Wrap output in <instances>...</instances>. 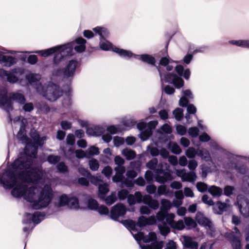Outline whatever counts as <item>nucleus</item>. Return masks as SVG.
I'll return each mask as SVG.
<instances>
[{
	"instance_id": "nucleus-1",
	"label": "nucleus",
	"mask_w": 249,
	"mask_h": 249,
	"mask_svg": "<svg viewBox=\"0 0 249 249\" xmlns=\"http://www.w3.org/2000/svg\"><path fill=\"white\" fill-rule=\"evenodd\" d=\"M30 136L34 141V152L30 157L25 154L20 157L10 165L7 171L0 174V183L5 189H10L15 187L11 191L15 197H23L32 203L34 209L46 207L53 197V191L50 185H45L43 188L39 184L44 181L45 172L41 166L33 167L32 158L37 154V147L42 143L41 141L45 137L40 139L37 132L32 129Z\"/></svg>"
},
{
	"instance_id": "nucleus-2",
	"label": "nucleus",
	"mask_w": 249,
	"mask_h": 249,
	"mask_svg": "<svg viewBox=\"0 0 249 249\" xmlns=\"http://www.w3.org/2000/svg\"><path fill=\"white\" fill-rule=\"evenodd\" d=\"M157 159L154 158L146 163V167L150 169L153 170L157 174L155 180L160 183H164L167 181L174 179L169 166L166 163H160L158 165Z\"/></svg>"
},
{
	"instance_id": "nucleus-3",
	"label": "nucleus",
	"mask_w": 249,
	"mask_h": 249,
	"mask_svg": "<svg viewBox=\"0 0 249 249\" xmlns=\"http://www.w3.org/2000/svg\"><path fill=\"white\" fill-rule=\"evenodd\" d=\"M175 70L178 75L174 73H167L164 75L165 81L173 84L176 89H179L184 85V81L181 76H183L186 80H188L191 71L188 68L184 70L183 66L181 65H177Z\"/></svg>"
},
{
	"instance_id": "nucleus-4",
	"label": "nucleus",
	"mask_w": 249,
	"mask_h": 249,
	"mask_svg": "<svg viewBox=\"0 0 249 249\" xmlns=\"http://www.w3.org/2000/svg\"><path fill=\"white\" fill-rule=\"evenodd\" d=\"M71 48L68 47L67 45H63L36 51L35 53L40 54L42 57H48L54 54L53 62L54 65H57L64 57V55L62 54V53L66 52L68 54L71 51Z\"/></svg>"
},
{
	"instance_id": "nucleus-5",
	"label": "nucleus",
	"mask_w": 249,
	"mask_h": 249,
	"mask_svg": "<svg viewBox=\"0 0 249 249\" xmlns=\"http://www.w3.org/2000/svg\"><path fill=\"white\" fill-rule=\"evenodd\" d=\"M132 233L134 238L138 242H140L142 240L144 243L153 242L150 246L141 247L142 249H161L163 247L164 242H158L157 241V235L154 232H150L147 235L145 236L142 232H138L136 234Z\"/></svg>"
},
{
	"instance_id": "nucleus-6",
	"label": "nucleus",
	"mask_w": 249,
	"mask_h": 249,
	"mask_svg": "<svg viewBox=\"0 0 249 249\" xmlns=\"http://www.w3.org/2000/svg\"><path fill=\"white\" fill-rule=\"evenodd\" d=\"M114 51L116 53L118 54L120 56L125 58H130L133 57L136 59L141 60L142 62L151 65L152 66H156L159 70L158 67L156 66V59L152 55L149 54H135L132 53L131 51L116 48L114 49Z\"/></svg>"
},
{
	"instance_id": "nucleus-7",
	"label": "nucleus",
	"mask_w": 249,
	"mask_h": 249,
	"mask_svg": "<svg viewBox=\"0 0 249 249\" xmlns=\"http://www.w3.org/2000/svg\"><path fill=\"white\" fill-rule=\"evenodd\" d=\"M40 89H41V93L42 95L51 102L56 101L62 95V91L60 90L59 87L53 84L46 87L40 84L37 88V90L40 92Z\"/></svg>"
},
{
	"instance_id": "nucleus-8",
	"label": "nucleus",
	"mask_w": 249,
	"mask_h": 249,
	"mask_svg": "<svg viewBox=\"0 0 249 249\" xmlns=\"http://www.w3.org/2000/svg\"><path fill=\"white\" fill-rule=\"evenodd\" d=\"M196 219L199 224L206 227L208 230V233L211 236H214V228L213 224L209 219L205 217L204 214L201 212L197 213Z\"/></svg>"
},
{
	"instance_id": "nucleus-9",
	"label": "nucleus",
	"mask_w": 249,
	"mask_h": 249,
	"mask_svg": "<svg viewBox=\"0 0 249 249\" xmlns=\"http://www.w3.org/2000/svg\"><path fill=\"white\" fill-rule=\"evenodd\" d=\"M165 212L161 211L160 210L157 213L155 216L157 220L161 222V224L158 225V228L160 234L163 236H166L170 231V229L169 226L164 222L165 218Z\"/></svg>"
},
{
	"instance_id": "nucleus-10",
	"label": "nucleus",
	"mask_w": 249,
	"mask_h": 249,
	"mask_svg": "<svg viewBox=\"0 0 249 249\" xmlns=\"http://www.w3.org/2000/svg\"><path fill=\"white\" fill-rule=\"evenodd\" d=\"M119 122L121 124H158L157 121H150L148 122H145L143 119L139 123L135 119L133 116H126L119 119Z\"/></svg>"
},
{
	"instance_id": "nucleus-11",
	"label": "nucleus",
	"mask_w": 249,
	"mask_h": 249,
	"mask_svg": "<svg viewBox=\"0 0 249 249\" xmlns=\"http://www.w3.org/2000/svg\"><path fill=\"white\" fill-rule=\"evenodd\" d=\"M237 203L241 213L246 217H249V201L243 195L237 197Z\"/></svg>"
},
{
	"instance_id": "nucleus-12",
	"label": "nucleus",
	"mask_w": 249,
	"mask_h": 249,
	"mask_svg": "<svg viewBox=\"0 0 249 249\" xmlns=\"http://www.w3.org/2000/svg\"><path fill=\"white\" fill-rule=\"evenodd\" d=\"M234 231L235 232L232 231L227 233L226 237L231 244L234 249H240V232L236 227L234 228Z\"/></svg>"
},
{
	"instance_id": "nucleus-13",
	"label": "nucleus",
	"mask_w": 249,
	"mask_h": 249,
	"mask_svg": "<svg viewBox=\"0 0 249 249\" xmlns=\"http://www.w3.org/2000/svg\"><path fill=\"white\" fill-rule=\"evenodd\" d=\"M0 106L4 107L5 110L8 112L13 109L11 97H8L7 92L5 89L0 90Z\"/></svg>"
},
{
	"instance_id": "nucleus-14",
	"label": "nucleus",
	"mask_w": 249,
	"mask_h": 249,
	"mask_svg": "<svg viewBox=\"0 0 249 249\" xmlns=\"http://www.w3.org/2000/svg\"><path fill=\"white\" fill-rule=\"evenodd\" d=\"M78 64V62L76 59L70 60L63 68L64 78H69L73 77Z\"/></svg>"
},
{
	"instance_id": "nucleus-15",
	"label": "nucleus",
	"mask_w": 249,
	"mask_h": 249,
	"mask_svg": "<svg viewBox=\"0 0 249 249\" xmlns=\"http://www.w3.org/2000/svg\"><path fill=\"white\" fill-rule=\"evenodd\" d=\"M177 175L180 177L182 181H188L190 182H194L196 179V175L194 171H190L186 172L185 169L177 170Z\"/></svg>"
},
{
	"instance_id": "nucleus-16",
	"label": "nucleus",
	"mask_w": 249,
	"mask_h": 249,
	"mask_svg": "<svg viewBox=\"0 0 249 249\" xmlns=\"http://www.w3.org/2000/svg\"><path fill=\"white\" fill-rule=\"evenodd\" d=\"M126 212V207L123 204H117L111 210L110 217L112 219L117 220L119 217L124 215Z\"/></svg>"
},
{
	"instance_id": "nucleus-17",
	"label": "nucleus",
	"mask_w": 249,
	"mask_h": 249,
	"mask_svg": "<svg viewBox=\"0 0 249 249\" xmlns=\"http://www.w3.org/2000/svg\"><path fill=\"white\" fill-rule=\"evenodd\" d=\"M156 125H137V128L141 131L140 138L142 141L146 140L152 134V130Z\"/></svg>"
},
{
	"instance_id": "nucleus-18",
	"label": "nucleus",
	"mask_w": 249,
	"mask_h": 249,
	"mask_svg": "<svg viewBox=\"0 0 249 249\" xmlns=\"http://www.w3.org/2000/svg\"><path fill=\"white\" fill-rule=\"evenodd\" d=\"M143 203L148 205L150 208L153 210H157L159 207V201L153 199L152 196L148 195H145L143 196Z\"/></svg>"
},
{
	"instance_id": "nucleus-19",
	"label": "nucleus",
	"mask_w": 249,
	"mask_h": 249,
	"mask_svg": "<svg viewBox=\"0 0 249 249\" xmlns=\"http://www.w3.org/2000/svg\"><path fill=\"white\" fill-rule=\"evenodd\" d=\"M17 137L18 140L21 141L22 143H24L26 144V149H27L30 146V144L29 142V139L27 137L25 131V125H21L19 130L18 131Z\"/></svg>"
},
{
	"instance_id": "nucleus-20",
	"label": "nucleus",
	"mask_w": 249,
	"mask_h": 249,
	"mask_svg": "<svg viewBox=\"0 0 249 249\" xmlns=\"http://www.w3.org/2000/svg\"><path fill=\"white\" fill-rule=\"evenodd\" d=\"M17 62V59L15 57L0 54V64L4 63L5 66L11 67Z\"/></svg>"
},
{
	"instance_id": "nucleus-21",
	"label": "nucleus",
	"mask_w": 249,
	"mask_h": 249,
	"mask_svg": "<svg viewBox=\"0 0 249 249\" xmlns=\"http://www.w3.org/2000/svg\"><path fill=\"white\" fill-rule=\"evenodd\" d=\"M93 31L100 36V40H105L109 36V33L108 30L105 27L97 26L93 28Z\"/></svg>"
},
{
	"instance_id": "nucleus-22",
	"label": "nucleus",
	"mask_w": 249,
	"mask_h": 249,
	"mask_svg": "<svg viewBox=\"0 0 249 249\" xmlns=\"http://www.w3.org/2000/svg\"><path fill=\"white\" fill-rule=\"evenodd\" d=\"M25 216L29 219L32 218L33 222L37 224L44 219L45 215L40 212H35L33 215L30 213H27L25 214Z\"/></svg>"
},
{
	"instance_id": "nucleus-23",
	"label": "nucleus",
	"mask_w": 249,
	"mask_h": 249,
	"mask_svg": "<svg viewBox=\"0 0 249 249\" xmlns=\"http://www.w3.org/2000/svg\"><path fill=\"white\" fill-rule=\"evenodd\" d=\"M169 44V41L167 42L166 46L165 49L161 51L160 52L161 54L164 56L162 57L160 60V65L162 66H166L170 62V58L169 56L168 55L167 53V48Z\"/></svg>"
},
{
	"instance_id": "nucleus-24",
	"label": "nucleus",
	"mask_w": 249,
	"mask_h": 249,
	"mask_svg": "<svg viewBox=\"0 0 249 249\" xmlns=\"http://www.w3.org/2000/svg\"><path fill=\"white\" fill-rule=\"evenodd\" d=\"M187 113L186 114L185 118L187 124H190L192 123V121L190 120V114H195L196 112V108L193 104H189L187 107Z\"/></svg>"
},
{
	"instance_id": "nucleus-25",
	"label": "nucleus",
	"mask_w": 249,
	"mask_h": 249,
	"mask_svg": "<svg viewBox=\"0 0 249 249\" xmlns=\"http://www.w3.org/2000/svg\"><path fill=\"white\" fill-rule=\"evenodd\" d=\"M184 246L189 249H197L198 244L189 236H185L184 238Z\"/></svg>"
},
{
	"instance_id": "nucleus-26",
	"label": "nucleus",
	"mask_w": 249,
	"mask_h": 249,
	"mask_svg": "<svg viewBox=\"0 0 249 249\" xmlns=\"http://www.w3.org/2000/svg\"><path fill=\"white\" fill-rule=\"evenodd\" d=\"M11 95V100L15 101L20 104H24L25 103L26 99L23 94L16 92L12 93Z\"/></svg>"
},
{
	"instance_id": "nucleus-27",
	"label": "nucleus",
	"mask_w": 249,
	"mask_h": 249,
	"mask_svg": "<svg viewBox=\"0 0 249 249\" xmlns=\"http://www.w3.org/2000/svg\"><path fill=\"white\" fill-rule=\"evenodd\" d=\"M122 154L125 157L127 160L134 159L136 156V152L130 149L125 148L122 151Z\"/></svg>"
},
{
	"instance_id": "nucleus-28",
	"label": "nucleus",
	"mask_w": 249,
	"mask_h": 249,
	"mask_svg": "<svg viewBox=\"0 0 249 249\" xmlns=\"http://www.w3.org/2000/svg\"><path fill=\"white\" fill-rule=\"evenodd\" d=\"M161 207L160 210L161 211L167 213L172 207V204L170 200L166 199H162L160 201Z\"/></svg>"
},
{
	"instance_id": "nucleus-29",
	"label": "nucleus",
	"mask_w": 249,
	"mask_h": 249,
	"mask_svg": "<svg viewBox=\"0 0 249 249\" xmlns=\"http://www.w3.org/2000/svg\"><path fill=\"white\" fill-rule=\"evenodd\" d=\"M99 196L100 198H104L106 194L109 192L108 184L103 183L99 184L98 187Z\"/></svg>"
},
{
	"instance_id": "nucleus-30",
	"label": "nucleus",
	"mask_w": 249,
	"mask_h": 249,
	"mask_svg": "<svg viewBox=\"0 0 249 249\" xmlns=\"http://www.w3.org/2000/svg\"><path fill=\"white\" fill-rule=\"evenodd\" d=\"M208 192L213 196H220L223 191L220 187L213 185L209 188Z\"/></svg>"
},
{
	"instance_id": "nucleus-31",
	"label": "nucleus",
	"mask_w": 249,
	"mask_h": 249,
	"mask_svg": "<svg viewBox=\"0 0 249 249\" xmlns=\"http://www.w3.org/2000/svg\"><path fill=\"white\" fill-rule=\"evenodd\" d=\"M229 42V43L234 45L249 48V40H230Z\"/></svg>"
},
{
	"instance_id": "nucleus-32",
	"label": "nucleus",
	"mask_w": 249,
	"mask_h": 249,
	"mask_svg": "<svg viewBox=\"0 0 249 249\" xmlns=\"http://www.w3.org/2000/svg\"><path fill=\"white\" fill-rule=\"evenodd\" d=\"M198 156L205 161H209L211 159L209 152L206 149H198Z\"/></svg>"
},
{
	"instance_id": "nucleus-33",
	"label": "nucleus",
	"mask_w": 249,
	"mask_h": 249,
	"mask_svg": "<svg viewBox=\"0 0 249 249\" xmlns=\"http://www.w3.org/2000/svg\"><path fill=\"white\" fill-rule=\"evenodd\" d=\"M103 199L107 205H111L117 200L116 192H112L110 195L106 197H105Z\"/></svg>"
},
{
	"instance_id": "nucleus-34",
	"label": "nucleus",
	"mask_w": 249,
	"mask_h": 249,
	"mask_svg": "<svg viewBox=\"0 0 249 249\" xmlns=\"http://www.w3.org/2000/svg\"><path fill=\"white\" fill-rule=\"evenodd\" d=\"M12 72H9L7 76V80L10 83H15L18 80V77L14 74V73H17L16 69H13L11 71Z\"/></svg>"
},
{
	"instance_id": "nucleus-35",
	"label": "nucleus",
	"mask_w": 249,
	"mask_h": 249,
	"mask_svg": "<svg viewBox=\"0 0 249 249\" xmlns=\"http://www.w3.org/2000/svg\"><path fill=\"white\" fill-rule=\"evenodd\" d=\"M100 47L101 49L104 51H109L111 50L113 52H115L114 51V48H117V47H114L112 44L108 41H107V43L106 42H102L100 43Z\"/></svg>"
},
{
	"instance_id": "nucleus-36",
	"label": "nucleus",
	"mask_w": 249,
	"mask_h": 249,
	"mask_svg": "<svg viewBox=\"0 0 249 249\" xmlns=\"http://www.w3.org/2000/svg\"><path fill=\"white\" fill-rule=\"evenodd\" d=\"M186 156L189 159H193L198 155V150H196L194 147H189L185 152Z\"/></svg>"
},
{
	"instance_id": "nucleus-37",
	"label": "nucleus",
	"mask_w": 249,
	"mask_h": 249,
	"mask_svg": "<svg viewBox=\"0 0 249 249\" xmlns=\"http://www.w3.org/2000/svg\"><path fill=\"white\" fill-rule=\"evenodd\" d=\"M69 198L66 195H62L59 197L58 204H56L57 207L64 206L68 204Z\"/></svg>"
},
{
	"instance_id": "nucleus-38",
	"label": "nucleus",
	"mask_w": 249,
	"mask_h": 249,
	"mask_svg": "<svg viewBox=\"0 0 249 249\" xmlns=\"http://www.w3.org/2000/svg\"><path fill=\"white\" fill-rule=\"evenodd\" d=\"M169 146L172 151L174 154H179L181 152V149L179 146L176 143L170 142Z\"/></svg>"
},
{
	"instance_id": "nucleus-39",
	"label": "nucleus",
	"mask_w": 249,
	"mask_h": 249,
	"mask_svg": "<svg viewBox=\"0 0 249 249\" xmlns=\"http://www.w3.org/2000/svg\"><path fill=\"white\" fill-rule=\"evenodd\" d=\"M183 110L181 108H177L173 111V115L178 121H180L183 117Z\"/></svg>"
},
{
	"instance_id": "nucleus-40",
	"label": "nucleus",
	"mask_w": 249,
	"mask_h": 249,
	"mask_svg": "<svg viewBox=\"0 0 249 249\" xmlns=\"http://www.w3.org/2000/svg\"><path fill=\"white\" fill-rule=\"evenodd\" d=\"M175 218V214L173 213H167L165 215V219H166V223L167 225L170 226L171 227L172 225L174 224L175 220L174 219Z\"/></svg>"
},
{
	"instance_id": "nucleus-41",
	"label": "nucleus",
	"mask_w": 249,
	"mask_h": 249,
	"mask_svg": "<svg viewBox=\"0 0 249 249\" xmlns=\"http://www.w3.org/2000/svg\"><path fill=\"white\" fill-rule=\"evenodd\" d=\"M71 209H76L79 207L78 200L76 197H72L71 199L69 198V201L68 204Z\"/></svg>"
},
{
	"instance_id": "nucleus-42",
	"label": "nucleus",
	"mask_w": 249,
	"mask_h": 249,
	"mask_svg": "<svg viewBox=\"0 0 249 249\" xmlns=\"http://www.w3.org/2000/svg\"><path fill=\"white\" fill-rule=\"evenodd\" d=\"M87 158L94 155H98L99 153V149L97 147L94 146H90L86 151Z\"/></svg>"
},
{
	"instance_id": "nucleus-43",
	"label": "nucleus",
	"mask_w": 249,
	"mask_h": 249,
	"mask_svg": "<svg viewBox=\"0 0 249 249\" xmlns=\"http://www.w3.org/2000/svg\"><path fill=\"white\" fill-rule=\"evenodd\" d=\"M184 223L189 228H195L196 226V221L192 218L185 217L184 218Z\"/></svg>"
},
{
	"instance_id": "nucleus-44",
	"label": "nucleus",
	"mask_w": 249,
	"mask_h": 249,
	"mask_svg": "<svg viewBox=\"0 0 249 249\" xmlns=\"http://www.w3.org/2000/svg\"><path fill=\"white\" fill-rule=\"evenodd\" d=\"M157 191L159 196L161 195L166 196L169 193V191L165 185L159 186L158 188Z\"/></svg>"
},
{
	"instance_id": "nucleus-45",
	"label": "nucleus",
	"mask_w": 249,
	"mask_h": 249,
	"mask_svg": "<svg viewBox=\"0 0 249 249\" xmlns=\"http://www.w3.org/2000/svg\"><path fill=\"white\" fill-rule=\"evenodd\" d=\"M184 223L183 220H179L178 221H175L171 228L178 230H181L184 228Z\"/></svg>"
},
{
	"instance_id": "nucleus-46",
	"label": "nucleus",
	"mask_w": 249,
	"mask_h": 249,
	"mask_svg": "<svg viewBox=\"0 0 249 249\" xmlns=\"http://www.w3.org/2000/svg\"><path fill=\"white\" fill-rule=\"evenodd\" d=\"M89 164L90 169L93 171H96L98 169L99 164L97 160L92 159L89 161Z\"/></svg>"
},
{
	"instance_id": "nucleus-47",
	"label": "nucleus",
	"mask_w": 249,
	"mask_h": 249,
	"mask_svg": "<svg viewBox=\"0 0 249 249\" xmlns=\"http://www.w3.org/2000/svg\"><path fill=\"white\" fill-rule=\"evenodd\" d=\"M129 195V192L126 189H122L118 192V196L119 199L121 200L125 199L127 198Z\"/></svg>"
},
{
	"instance_id": "nucleus-48",
	"label": "nucleus",
	"mask_w": 249,
	"mask_h": 249,
	"mask_svg": "<svg viewBox=\"0 0 249 249\" xmlns=\"http://www.w3.org/2000/svg\"><path fill=\"white\" fill-rule=\"evenodd\" d=\"M60 160V157L58 156L50 155L47 158V161L50 164H54Z\"/></svg>"
},
{
	"instance_id": "nucleus-49",
	"label": "nucleus",
	"mask_w": 249,
	"mask_h": 249,
	"mask_svg": "<svg viewBox=\"0 0 249 249\" xmlns=\"http://www.w3.org/2000/svg\"><path fill=\"white\" fill-rule=\"evenodd\" d=\"M196 186L198 191L202 193L206 192L209 189L207 185L202 182H197Z\"/></svg>"
},
{
	"instance_id": "nucleus-50",
	"label": "nucleus",
	"mask_w": 249,
	"mask_h": 249,
	"mask_svg": "<svg viewBox=\"0 0 249 249\" xmlns=\"http://www.w3.org/2000/svg\"><path fill=\"white\" fill-rule=\"evenodd\" d=\"M98 203L96 200L93 199H89L88 201V207L91 210H96L98 208Z\"/></svg>"
},
{
	"instance_id": "nucleus-51",
	"label": "nucleus",
	"mask_w": 249,
	"mask_h": 249,
	"mask_svg": "<svg viewBox=\"0 0 249 249\" xmlns=\"http://www.w3.org/2000/svg\"><path fill=\"white\" fill-rule=\"evenodd\" d=\"M198 165L197 162L195 160H191L189 161L188 167L191 170V171H194Z\"/></svg>"
},
{
	"instance_id": "nucleus-52",
	"label": "nucleus",
	"mask_w": 249,
	"mask_h": 249,
	"mask_svg": "<svg viewBox=\"0 0 249 249\" xmlns=\"http://www.w3.org/2000/svg\"><path fill=\"white\" fill-rule=\"evenodd\" d=\"M102 173L106 177L109 178L112 173V169L110 166H107L103 169L102 170Z\"/></svg>"
},
{
	"instance_id": "nucleus-53",
	"label": "nucleus",
	"mask_w": 249,
	"mask_h": 249,
	"mask_svg": "<svg viewBox=\"0 0 249 249\" xmlns=\"http://www.w3.org/2000/svg\"><path fill=\"white\" fill-rule=\"evenodd\" d=\"M215 207H217L219 209V211L217 212V213H221L226 210L227 205L224 203L218 202L214 206V208H215Z\"/></svg>"
},
{
	"instance_id": "nucleus-54",
	"label": "nucleus",
	"mask_w": 249,
	"mask_h": 249,
	"mask_svg": "<svg viewBox=\"0 0 249 249\" xmlns=\"http://www.w3.org/2000/svg\"><path fill=\"white\" fill-rule=\"evenodd\" d=\"M199 133V130L196 127H191L188 130L189 135L192 137H196Z\"/></svg>"
},
{
	"instance_id": "nucleus-55",
	"label": "nucleus",
	"mask_w": 249,
	"mask_h": 249,
	"mask_svg": "<svg viewBox=\"0 0 249 249\" xmlns=\"http://www.w3.org/2000/svg\"><path fill=\"white\" fill-rule=\"evenodd\" d=\"M137 224L140 227H143L147 225V218L144 216L139 217Z\"/></svg>"
},
{
	"instance_id": "nucleus-56",
	"label": "nucleus",
	"mask_w": 249,
	"mask_h": 249,
	"mask_svg": "<svg viewBox=\"0 0 249 249\" xmlns=\"http://www.w3.org/2000/svg\"><path fill=\"white\" fill-rule=\"evenodd\" d=\"M202 200L204 203L209 205L212 206L214 205V202L213 200L209 198V196L207 195H204L202 197Z\"/></svg>"
},
{
	"instance_id": "nucleus-57",
	"label": "nucleus",
	"mask_w": 249,
	"mask_h": 249,
	"mask_svg": "<svg viewBox=\"0 0 249 249\" xmlns=\"http://www.w3.org/2000/svg\"><path fill=\"white\" fill-rule=\"evenodd\" d=\"M23 105L22 109L25 112H31L34 109V105L32 103H25Z\"/></svg>"
},
{
	"instance_id": "nucleus-58",
	"label": "nucleus",
	"mask_w": 249,
	"mask_h": 249,
	"mask_svg": "<svg viewBox=\"0 0 249 249\" xmlns=\"http://www.w3.org/2000/svg\"><path fill=\"white\" fill-rule=\"evenodd\" d=\"M40 110L45 113H48L50 111V107L46 102H41L39 104Z\"/></svg>"
},
{
	"instance_id": "nucleus-59",
	"label": "nucleus",
	"mask_w": 249,
	"mask_h": 249,
	"mask_svg": "<svg viewBox=\"0 0 249 249\" xmlns=\"http://www.w3.org/2000/svg\"><path fill=\"white\" fill-rule=\"evenodd\" d=\"M124 178V175L116 172L115 175L112 177V180L114 182H119L122 181Z\"/></svg>"
},
{
	"instance_id": "nucleus-60",
	"label": "nucleus",
	"mask_w": 249,
	"mask_h": 249,
	"mask_svg": "<svg viewBox=\"0 0 249 249\" xmlns=\"http://www.w3.org/2000/svg\"><path fill=\"white\" fill-rule=\"evenodd\" d=\"M144 178L148 183H151L153 181V174L151 171L147 170L146 171Z\"/></svg>"
},
{
	"instance_id": "nucleus-61",
	"label": "nucleus",
	"mask_w": 249,
	"mask_h": 249,
	"mask_svg": "<svg viewBox=\"0 0 249 249\" xmlns=\"http://www.w3.org/2000/svg\"><path fill=\"white\" fill-rule=\"evenodd\" d=\"M27 61L30 64L34 65L37 62L38 58L36 55H30L27 58Z\"/></svg>"
},
{
	"instance_id": "nucleus-62",
	"label": "nucleus",
	"mask_w": 249,
	"mask_h": 249,
	"mask_svg": "<svg viewBox=\"0 0 249 249\" xmlns=\"http://www.w3.org/2000/svg\"><path fill=\"white\" fill-rule=\"evenodd\" d=\"M57 168L60 172L62 173H65L68 171V167L63 162H59L57 165Z\"/></svg>"
},
{
	"instance_id": "nucleus-63",
	"label": "nucleus",
	"mask_w": 249,
	"mask_h": 249,
	"mask_svg": "<svg viewBox=\"0 0 249 249\" xmlns=\"http://www.w3.org/2000/svg\"><path fill=\"white\" fill-rule=\"evenodd\" d=\"M98 212L101 214H107L109 213L108 209L105 206H98L97 209Z\"/></svg>"
},
{
	"instance_id": "nucleus-64",
	"label": "nucleus",
	"mask_w": 249,
	"mask_h": 249,
	"mask_svg": "<svg viewBox=\"0 0 249 249\" xmlns=\"http://www.w3.org/2000/svg\"><path fill=\"white\" fill-rule=\"evenodd\" d=\"M63 68H58L52 71V75L56 77L63 76L64 77Z\"/></svg>"
}]
</instances>
